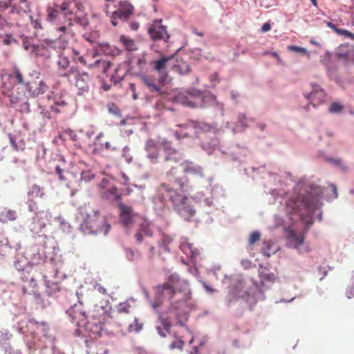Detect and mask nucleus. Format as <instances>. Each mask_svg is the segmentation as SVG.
Here are the masks:
<instances>
[{
    "instance_id": "obj_1",
    "label": "nucleus",
    "mask_w": 354,
    "mask_h": 354,
    "mask_svg": "<svg viewBox=\"0 0 354 354\" xmlns=\"http://www.w3.org/2000/svg\"><path fill=\"white\" fill-rule=\"evenodd\" d=\"M190 297L188 282L174 273L168 277L166 282L156 287V301L151 303V306L156 310L162 304L163 299H176V301L171 304L170 310L176 314L178 324L183 326L188 319L187 303Z\"/></svg>"
},
{
    "instance_id": "obj_2",
    "label": "nucleus",
    "mask_w": 354,
    "mask_h": 354,
    "mask_svg": "<svg viewBox=\"0 0 354 354\" xmlns=\"http://www.w3.org/2000/svg\"><path fill=\"white\" fill-rule=\"evenodd\" d=\"M253 122V119L248 118L245 113H240L237 115V120L235 123L231 124L229 122H224L220 127L216 125H210L207 123L198 122L196 121H188L183 124L177 125L180 129V131H176L175 136L177 139L185 137L200 138L201 134L214 131L219 133L224 132L225 129H230L233 134L243 131L249 127L250 123Z\"/></svg>"
},
{
    "instance_id": "obj_3",
    "label": "nucleus",
    "mask_w": 354,
    "mask_h": 354,
    "mask_svg": "<svg viewBox=\"0 0 354 354\" xmlns=\"http://www.w3.org/2000/svg\"><path fill=\"white\" fill-rule=\"evenodd\" d=\"M46 12V20L54 26L55 31L59 35L58 41L62 43V47L64 48L67 40L72 39L75 35V32L72 28L73 12H62L50 6L47 7Z\"/></svg>"
},
{
    "instance_id": "obj_4",
    "label": "nucleus",
    "mask_w": 354,
    "mask_h": 354,
    "mask_svg": "<svg viewBox=\"0 0 354 354\" xmlns=\"http://www.w3.org/2000/svg\"><path fill=\"white\" fill-rule=\"evenodd\" d=\"M176 102L190 108H204L212 106L224 115L225 109L223 102L216 100L215 95L209 93H202L197 89H190L180 92L176 97Z\"/></svg>"
},
{
    "instance_id": "obj_5",
    "label": "nucleus",
    "mask_w": 354,
    "mask_h": 354,
    "mask_svg": "<svg viewBox=\"0 0 354 354\" xmlns=\"http://www.w3.org/2000/svg\"><path fill=\"white\" fill-rule=\"evenodd\" d=\"M80 215L83 219L80 224V230L85 234H97L103 233L106 235L110 230L105 216H101L99 212L90 207H81Z\"/></svg>"
},
{
    "instance_id": "obj_6",
    "label": "nucleus",
    "mask_w": 354,
    "mask_h": 354,
    "mask_svg": "<svg viewBox=\"0 0 354 354\" xmlns=\"http://www.w3.org/2000/svg\"><path fill=\"white\" fill-rule=\"evenodd\" d=\"M201 148L208 154L211 155L214 151H219L221 154L230 158L232 160L243 162L249 155L248 149L245 146L233 145L230 147H225L221 145L218 138H212L210 140H203L201 144Z\"/></svg>"
},
{
    "instance_id": "obj_7",
    "label": "nucleus",
    "mask_w": 354,
    "mask_h": 354,
    "mask_svg": "<svg viewBox=\"0 0 354 354\" xmlns=\"http://www.w3.org/2000/svg\"><path fill=\"white\" fill-rule=\"evenodd\" d=\"M319 181L313 177L302 178L294 188V196L288 199H318L325 191Z\"/></svg>"
},
{
    "instance_id": "obj_8",
    "label": "nucleus",
    "mask_w": 354,
    "mask_h": 354,
    "mask_svg": "<svg viewBox=\"0 0 354 354\" xmlns=\"http://www.w3.org/2000/svg\"><path fill=\"white\" fill-rule=\"evenodd\" d=\"M72 324L77 327L84 328L86 330L91 331L93 334H98L102 328V319L100 316L97 322L87 321L86 310L82 303L74 304L67 310Z\"/></svg>"
},
{
    "instance_id": "obj_9",
    "label": "nucleus",
    "mask_w": 354,
    "mask_h": 354,
    "mask_svg": "<svg viewBox=\"0 0 354 354\" xmlns=\"http://www.w3.org/2000/svg\"><path fill=\"white\" fill-rule=\"evenodd\" d=\"M120 220L125 227H131L137 219L141 220L140 230L147 236H152L151 223L134 213L132 207L122 203L119 204Z\"/></svg>"
},
{
    "instance_id": "obj_10",
    "label": "nucleus",
    "mask_w": 354,
    "mask_h": 354,
    "mask_svg": "<svg viewBox=\"0 0 354 354\" xmlns=\"http://www.w3.org/2000/svg\"><path fill=\"white\" fill-rule=\"evenodd\" d=\"M131 305L128 302L120 303L116 306V310L113 312V315L109 313L111 306H106V307H101L102 315H101L102 319V324L109 322V319H114L115 322L120 326H124L127 322L122 319L123 315H128L130 313Z\"/></svg>"
},
{
    "instance_id": "obj_11",
    "label": "nucleus",
    "mask_w": 354,
    "mask_h": 354,
    "mask_svg": "<svg viewBox=\"0 0 354 354\" xmlns=\"http://www.w3.org/2000/svg\"><path fill=\"white\" fill-rule=\"evenodd\" d=\"M311 201H288L287 211L291 214H297L299 218L308 222L314 209L310 205Z\"/></svg>"
},
{
    "instance_id": "obj_12",
    "label": "nucleus",
    "mask_w": 354,
    "mask_h": 354,
    "mask_svg": "<svg viewBox=\"0 0 354 354\" xmlns=\"http://www.w3.org/2000/svg\"><path fill=\"white\" fill-rule=\"evenodd\" d=\"M147 31L153 41L167 42L170 38L167 26L162 25V19L153 20L149 25Z\"/></svg>"
},
{
    "instance_id": "obj_13",
    "label": "nucleus",
    "mask_w": 354,
    "mask_h": 354,
    "mask_svg": "<svg viewBox=\"0 0 354 354\" xmlns=\"http://www.w3.org/2000/svg\"><path fill=\"white\" fill-rule=\"evenodd\" d=\"M71 73H73L72 75L73 82L71 84H75L77 88V95H82L85 93H88L91 80L88 73L84 71H80L78 69L77 71L73 69L71 71Z\"/></svg>"
},
{
    "instance_id": "obj_14",
    "label": "nucleus",
    "mask_w": 354,
    "mask_h": 354,
    "mask_svg": "<svg viewBox=\"0 0 354 354\" xmlns=\"http://www.w3.org/2000/svg\"><path fill=\"white\" fill-rule=\"evenodd\" d=\"M303 95L309 102L316 107L325 101L326 93L320 86L310 84V91H304Z\"/></svg>"
},
{
    "instance_id": "obj_15",
    "label": "nucleus",
    "mask_w": 354,
    "mask_h": 354,
    "mask_svg": "<svg viewBox=\"0 0 354 354\" xmlns=\"http://www.w3.org/2000/svg\"><path fill=\"white\" fill-rule=\"evenodd\" d=\"M119 9L114 11L111 17V22L113 26L118 25L117 19L122 21H127L133 12V7L128 1H120Z\"/></svg>"
},
{
    "instance_id": "obj_16",
    "label": "nucleus",
    "mask_w": 354,
    "mask_h": 354,
    "mask_svg": "<svg viewBox=\"0 0 354 354\" xmlns=\"http://www.w3.org/2000/svg\"><path fill=\"white\" fill-rule=\"evenodd\" d=\"M57 64V74L60 77H66L68 82L70 84H72L73 82V80L72 79L73 73H71V71L73 69H74V71H77V68L74 66H71L68 57L64 55L63 53L59 55Z\"/></svg>"
},
{
    "instance_id": "obj_17",
    "label": "nucleus",
    "mask_w": 354,
    "mask_h": 354,
    "mask_svg": "<svg viewBox=\"0 0 354 354\" xmlns=\"http://www.w3.org/2000/svg\"><path fill=\"white\" fill-rule=\"evenodd\" d=\"M21 279L24 282L22 286V292L24 295H34L36 292L37 283L34 276L27 271L21 273Z\"/></svg>"
},
{
    "instance_id": "obj_18",
    "label": "nucleus",
    "mask_w": 354,
    "mask_h": 354,
    "mask_svg": "<svg viewBox=\"0 0 354 354\" xmlns=\"http://www.w3.org/2000/svg\"><path fill=\"white\" fill-rule=\"evenodd\" d=\"M159 143L163 148L165 162L174 161L177 163L182 159L181 153L175 149H173L169 142L162 139L160 140Z\"/></svg>"
},
{
    "instance_id": "obj_19",
    "label": "nucleus",
    "mask_w": 354,
    "mask_h": 354,
    "mask_svg": "<svg viewBox=\"0 0 354 354\" xmlns=\"http://www.w3.org/2000/svg\"><path fill=\"white\" fill-rule=\"evenodd\" d=\"M174 62V57L162 56L159 59L155 62L154 68L161 74V81L167 82V75L165 74L167 68H171V63Z\"/></svg>"
},
{
    "instance_id": "obj_20",
    "label": "nucleus",
    "mask_w": 354,
    "mask_h": 354,
    "mask_svg": "<svg viewBox=\"0 0 354 354\" xmlns=\"http://www.w3.org/2000/svg\"><path fill=\"white\" fill-rule=\"evenodd\" d=\"M175 209L185 220H189L195 214V210L187 203V201H176Z\"/></svg>"
},
{
    "instance_id": "obj_21",
    "label": "nucleus",
    "mask_w": 354,
    "mask_h": 354,
    "mask_svg": "<svg viewBox=\"0 0 354 354\" xmlns=\"http://www.w3.org/2000/svg\"><path fill=\"white\" fill-rule=\"evenodd\" d=\"M48 89V86L44 81H40L36 86H34L31 82L27 83L26 91L30 96L36 97L44 94Z\"/></svg>"
},
{
    "instance_id": "obj_22",
    "label": "nucleus",
    "mask_w": 354,
    "mask_h": 354,
    "mask_svg": "<svg viewBox=\"0 0 354 354\" xmlns=\"http://www.w3.org/2000/svg\"><path fill=\"white\" fill-rule=\"evenodd\" d=\"M10 13L23 15L24 14L29 15L30 8L27 0H15L12 8L10 9Z\"/></svg>"
},
{
    "instance_id": "obj_23",
    "label": "nucleus",
    "mask_w": 354,
    "mask_h": 354,
    "mask_svg": "<svg viewBox=\"0 0 354 354\" xmlns=\"http://www.w3.org/2000/svg\"><path fill=\"white\" fill-rule=\"evenodd\" d=\"M339 59L347 62H354V47L353 46H342L337 53Z\"/></svg>"
},
{
    "instance_id": "obj_24",
    "label": "nucleus",
    "mask_w": 354,
    "mask_h": 354,
    "mask_svg": "<svg viewBox=\"0 0 354 354\" xmlns=\"http://www.w3.org/2000/svg\"><path fill=\"white\" fill-rule=\"evenodd\" d=\"M175 181L178 185L181 192V194L178 196L181 197V199H188L191 196L190 192L193 190L189 182L185 178H176Z\"/></svg>"
},
{
    "instance_id": "obj_25",
    "label": "nucleus",
    "mask_w": 354,
    "mask_h": 354,
    "mask_svg": "<svg viewBox=\"0 0 354 354\" xmlns=\"http://www.w3.org/2000/svg\"><path fill=\"white\" fill-rule=\"evenodd\" d=\"M171 69L180 75H186L190 72L189 64L183 60L174 59L171 63Z\"/></svg>"
},
{
    "instance_id": "obj_26",
    "label": "nucleus",
    "mask_w": 354,
    "mask_h": 354,
    "mask_svg": "<svg viewBox=\"0 0 354 354\" xmlns=\"http://www.w3.org/2000/svg\"><path fill=\"white\" fill-rule=\"evenodd\" d=\"M180 167L183 169L185 173H192L194 174H198L201 176H203V169L201 167L195 165L192 162L185 161L180 163Z\"/></svg>"
},
{
    "instance_id": "obj_27",
    "label": "nucleus",
    "mask_w": 354,
    "mask_h": 354,
    "mask_svg": "<svg viewBox=\"0 0 354 354\" xmlns=\"http://www.w3.org/2000/svg\"><path fill=\"white\" fill-rule=\"evenodd\" d=\"M145 150L147 151V157L152 161L156 160L158 156V147L154 140L149 139L146 142Z\"/></svg>"
},
{
    "instance_id": "obj_28",
    "label": "nucleus",
    "mask_w": 354,
    "mask_h": 354,
    "mask_svg": "<svg viewBox=\"0 0 354 354\" xmlns=\"http://www.w3.org/2000/svg\"><path fill=\"white\" fill-rule=\"evenodd\" d=\"M161 199H174L176 193V191L170 187L169 185L162 184L158 190Z\"/></svg>"
},
{
    "instance_id": "obj_29",
    "label": "nucleus",
    "mask_w": 354,
    "mask_h": 354,
    "mask_svg": "<svg viewBox=\"0 0 354 354\" xmlns=\"http://www.w3.org/2000/svg\"><path fill=\"white\" fill-rule=\"evenodd\" d=\"M286 232L288 238L294 243L295 247L299 250V247L304 243V239L303 235L298 234L295 230L291 229H287Z\"/></svg>"
},
{
    "instance_id": "obj_30",
    "label": "nucleus",
    "mask_w": 354,
    "mask_h": 354,
    "mask_svg": "<svg viewBox=\"0 0 354 354\" xmlns=\"http://www.w3.org/2000/svg\"><path fill=\"white\" fill-rule=\"evenodd\" d=\"M142 82L151 92H160V87L156 82L155 80L151 77L143 75L141 77Z\"/></svg>"
},
{
    "instance_id": "obj_31",
    "label": "nucleus",
    "mask_w": 354,
    "mask_h": 354,
    "mask_svg": "<svg viewBox=\"0 0 354 354\" xmlns=\"http://www.w3.org/2000/svg\"><path fill=\"white\" fill-rule=\"evenodd\" d=\"M120 41L124 46V48L128 51H135L138 49V46L136 41L126 35H121Z\"/></svg>"
},
{
    "instance_id": "obj_32",
    "label": "nucleus",
    "mask_w": 354,
    "mask_h": 354,
    "mask_svg": "<svg viewBox=\"0 0 354 354\" xmlns=\"http://www.w3.org/2000/svg\"><path fill=\"white\" fill-rule=\"evenodd\" d=\"M11 77L15 80L17 84L24 86L25 89H26L27 83L30 82L24 80L22 73L17 66L13 67Z\"/></svg>"
},
{
    "instance_id": "obj_33",
    "label": "nucleus",
    "mask_w": 354,
    "mask_h": 354,
    "mask_svg": "<svg viewBox=\"0 0 354 354\" xmlns=\"http://www.w3.org/2000/svg\"><path fill=\"white\" fill-rule=\"evenodd\" d=\"M11 104L14 105V107L16 108L17 110H19L21 113H30V104L29 103L26 102H21L18 100L17 98L15 99L12 97L10 100Z\"/></svg>"
},
{
    "instance_id": "obj_34",
    "label": "nucleus",
    "mask_w": 354,
    "mask_h": 354,
    "mask_svg": "<svg viewBox=\"0 0 354 354\" xmlns=\"http://www.w3.org/2000/svg\"><path fill=\"white\" fill-rule=\"evenodd\" d=\"M44 195V189L36 184L33 185L28 192L30 199L35 198H42Z\"/></svg>"
},
{
    "instance_id": "obj_35",
    "label": "nucleus",
    "mask_w": 354,
    "mask_h": 354,
    "mask_svg": "<svg viewBox=\"0 0 354 354\" xmlns=\"http://www.w3.org/2000/svg\"><path fill=\"white\" fill-rule=\"evenodd\" d=\"M17 218V213L15 211L8 209L0 214V222L5 223L8 221H13Z\"/></svg>"
},
{
    "instance_id": "obj_36",
    "label": "nucleus",
    "mask_w": 354,
    "mask_h": 354,
    "mask_svg": "<svg viewBox=\"0 0 354 354\" xmlns=\"http://www.w3.org/2000/svg\"><path fill=\"white\" fill-rule=\"evenodd\" d=\"M111 65V62L106 59H99V60L95 61L93 64H88V66L90 68H92V67L98 68L99 69L102 70V72L104 73H107L108 69L110 68Z\"/></svg>"
},
{
    "instance_id": "obj_37",
    "label": "nucleus",
    "mask_w": 354,
    "mask_h": 354,
    "mask_svg": "<svg viewBox=\"0 0 354 354\" xmlns=\"http://www.w3.org/2000/svg\"><path fill=\"white\" fill-rule=\"evenodd\" d=\"M71 51H72V55H73V58L74 61H75L77 62H80V64L85 65V66L87 65L86 60L85 57L80 55V52L78 50H77L75 48H72Z\"/></svg>"
},
{
    "instance_id": "obj_38",
    "label": "nucleus",
    "mask_w": 354,
    "mask_h": 354,
    "mask_svg": "<svg viewBox=\"0 0 354 354\" xmlns=\"http://www.w3.org/2000/svg\"><path fill=\"white\" fill-rule=\"evenodd\" d=\"M272 245L270 241H264L263 247L262 248V254L267 257H270L271 254L275 253V250H272Z\"/></svg>"
},
{
    "instance_id": "obj_39",
    "label": "nucleus",
    "mask_w": 354,
    "mask_h": 354,
    "mask_svg": "<svg viewBox=\"0 0 354 354\" xmlns=\"http://www.w3.org/2000/svg\"><path fill=\"white\" fill-rule=\"evenodd\" d=\"M66 104L67 103L64 100L59 99L55 100L54 104L50 106V109L55 113H58L60 112V110L58 109V107H64Z\"/></svg>"
},
{
    "instance_id": "obj_40",
    "label": "nucleus",
    "mask_w": 354,
    "mask_h": 354,
    "mask_svg": "<svg viewBox=\"0 0 354 354\" xmlns=\"http://www.w3.org/2000/svg\"><path fill=\"white\" fill-rule=\"evenodd\" d=\"M142 328V324L138 322V320L136 317H133V323L129 324L128 329L129 332L133 331H139Z\"/></svg>"
},
{
    "instance_id": "obj_41",
    "label": "nucleus",
    "mask_w": 354,
    "mask_h": 354,
    "mask_svg": "<svg viewBox=\"0 0 354 354\" xmlns=\"http://www.w3.org/2000/svg\"><path fill=\"white\" fill-rule=\"evenodd\" d=\"M41 72L37 68H30L27 73V77L32 80H38L40 77Z\"/></svg>"
},
{
    "instance_id": "obj_42",
    "label": "nucleus",
    "mask_w": 354,
    "mask_h": 354,
    "mask_svg": "<svg viewBox=\"0 0 354 354\" xmlns=\"http://www.w3.org/2000/svg\"><path fill=\"white\" fill-rule=\"evenodd\" d=\"M28 18L31 22L32 26L35 29H41V19L39 16H37L36 18H34V17L31 15H28Z\"/></svg>"
},
{
    "instance_id": "obj_43",
    "label": "nucleus",
    "mask_w": 354,
    "mask_h": 354,
    "mask_svg": "<svg viewBox=\"0 0 354 354\" xmlns=\"http://www.w3.org/2000/svg\"><path fill=\"white\" fill-rule=\"evenodd\" d=\"M328 26L334 30L337 33L340 35H344L346 37H348V35L351 34V32L344 29L337 28L333 23L328 22Z\"/></svg>"
},
{
    "instance_id": "obj_44",
    "label": "nucleus",
    "mask_w": 354,
    "mask_h": 354,
    "mask_svg": "<svg viewBox=\"0 0 354 354\" xmlns=\"http://www.w3.org/2000/svg\"><path fill=\"white\" fill-rule=\"evenodd\" d=\"M122 156L125 159L127 163L132 162L133 158L130 153V149L129 147L125 146L122 150Z\"/></svg>"
},
{
    "instance_id": "obj_45",
    "label": "nucleus",
    "mask_w": 354,
    "mask_h": 354,
    "mask_svg": "<svg viewBox=\"0 0 354 354\" xmlns=\"http://www.w3.org/2000/svg\"><path fill=\"white\" fill-rule=\"evenodd\" d=\"M260 238H261V234L256 231V232H253L249 239H248V245H254L256 242H257L258 241L260 240Z\"/></svg>"
},
{
    "instance_id": "obj_46",
    "label": "nucleus",
    "mask_w": 354,
    "mask_h": 354,
    "mask_svg": "<svg viewBox=\"0 0 354 354\" xmlns=\"http://www.w3.org/2000/svg\"><path fill=\"white\" fill-rule=\"evenodd\" d=\"M15 0H1L0 1V9L5 10L9 8H12Z\"/></svg>"
},
{
    "instance_id": "obj_47",
    "label": "nucleus",
    "mask_w": 354,
    "mask_h": 354,
    "mask_svg": "<svg viewBox=\"0 0 354 354\" xmlns=\"http://www.w3.org/2000/svg\"><path fill=\"white\" fill-rule=\"evenodd\" d=\"M223 189L221 186L216 185L214 186L212 189V197L213 198H218V197H223Z\"/></svg>"
},
{
    "instance_id": "obj_48",
    "label": "nucleus",
    "mask_w": 354,
    "mask_h": 354,
    "mask_svg": "<svg viewBox=\"0 0 354 354\" xmlns=\"http://www.w3.org/2000/svg\"><path fill=\"white\" fill-rule=\"evenodd\" d=\"M75 22L84 28L88 25V20L85 16H75Z\"/></svg>"
},
{
    "instance_id": "obj_49",
    "label": "nucleus",
    "mask_w": 354,
    "mask_h": 354,
    "mask_svg": "<svg viewBox=\"0 0 354 354\" xmlns=\"http://www.w3.org/2000/svg\"><path fill=\"white\" fill-rule=\"evenodd\" d=\"M94 178V174L90 171H83L81 173V180L89 182Z\"/></svg>"
},
{
    "instance_id": "obj_50",
    "label": "nucleus",
    "mask_w": 354,
    "mask_h": 354,
    "mask_svg": "<svg viewBox=\"0 0 354 354\" xmlns=\"http://www.w3.org/2000/svg\"><path fill=\"white\" fill-rule=\"evenodd\" d=\"M268 189H269L271 196H272L273 198H277V197L283 198V197H285L284 194H286V192H284L281 190H278L277 189L270 188Z\"/></svg>"
},
{
    "instance_id": "obj_51",
    "label": "nucleus",
    "mask_w": 354,
    "mask_h": 354,
    "mask_svg": "<svg viewBox=\"0 0 354 354\" xmlns=\"http://www.w3.org/2000/svg\"><path fill=\"white\" fill-rule=\"evenodd\" d=\"M260 278L262 281H273L274 280V275L272 273L261 272Z\"/></svg>"
},
{
    "instance_id": "obj_52",
    "label": "nucleus",
    "mask_w": 354,
    "mask_h": 354,
    "mask_svg": "<svg viewBox=\"0 0 354 354\" xmlns=\"http://www.w3.org/2000/svg\"><path fill=\"white\" fill-rule=\"evenodd\" d=\"M161 328H163L166 332H169L171 328L170 322L167 319H160V325Z\"/></svg>"
},
{
    "instance_id": "obj_53",
    "label": "nucleus",
    "mask_w": 354,
    "mask_h": 354,
    "mask_svg": "<svg viewBox=\"0 0 354 354\" xmlns=\"http://www.w3.org/2000/svg\"><path fill=\"white\" fill-rule=\"evenodd\" d=\"M288 48L291 50V51H294L297 53H299V54H306L307 53V50L306 48H301V47H299V46H289L288 47Z\"/></svg>"
},
{
    "instance_id": "obj_54",
    "label": "nucleus",
    "mask_w": 354,
    "mask_h": 354,
    "mask_svg": "<svg viewBox=\"0 0 354 354\" xmlns=\"http://www.w3.org/2000/svg\"><path fill=\"white\" fill-rule=\"evenodd\" d=\"M342 106L339 104L334 102L330 105L328 111L330 113H339L342 111Z\"/></svg>"
},
{
    "instance_id": "obj_55",
    "label": "nucleus",
    "mask_w": 354,
    "mask_h": 354,
    "mask_svg": "<svg viewBox=\"0 0 354 354\" xmlns=\"http://www.w3.org/2000/svg\"><path fill=\"white\" fill-rule=\"evenodd\" d=\"M184 345V342L181 339H176L169 346V347L172 349L174 348H179L182 349Z\"/></svg>"
},
{
    "instance_id": "obj_56",
    "label": "nucleus",
    "mask_w": 354,
    "mask_h": 354,
    "mask_svg": "<svg viewBox=\"0 0 354 354\" xmlns=\"http://www.w3.org/2000/svg\"><path fill=\"white\" fill-rule=\"evenodd\" d=\"M71 1L67 0L64 1L60 6V10L62 12H66L68 11H71L69 10V7L71 6Z\"/></svg>"
},
{
    "instance_id": "obj_57",
    "label": "nucleus",
    "mask_w": 354,
    "mask_h": 354,
    "mask_svg": "<svg viewBox=\"0 0 354 354\" xmlns=\"http://www.w3.org/2000/svg\"><path fill=\"white\" fill-rule=\"evenodd\" d=\"M268 183L269 184H270L271 183H277V182H279L280 181V177L277 174H268Z\"/></svg>"
},
{
    "instance_id": "obj_58",
    "label": "nucleus",
    "mask_w": 354,
    "mask_h": 354,
    "mask_svg": "<svg viewBox=\"0 0 354 354\" xmlns=\"http://www.w3.org/2000/svg\"><path fill=\"white\" fill-rule=\"evenodd\" d=\"M118 71H119V69H116L115 73L114 75H111V81L114 82L115 83H118L123 79L124 75L118 74Z\"/></svg>"
},
{
    "instance_id": "obj_59",
    "label": "nucleus",
    "mask_w": 354,
    "mask_h": 354,
    "mask_svg": "<svg viewBox=\"0 0 354 354\" xmlns=\"http://www.w3.org/2000/svg\"><path fill=\"white\" fill-rule=\"evenodd\" d=\"M172 241V239L169 236H163L162 238V247L163 250L165 251H169V248H167V245H169Z\"/></svg>"
},
{
    "instance_id": "obj_60",
    "label": "nucleus",
    "mask_w": 354,
    "mask_h": 354,
    "mask_svg": "<svg viewBox=\"0 0 354 354\" xmlns=\"http://www.w3.org/2000/svg\"><path fill=\"white\" fill-rule=\"evenodd\" d=\"M109 113H111L113 115H120L119 109L114 104H112L111 106H110L109 107Z\"/></svg>"
},
{
    "instance_id": "obj_61",
    "label": "nucleus",
    "mask_w": 354,
    "mask_h": 354,
    "mask_svg": "<svg viewBox=\"0 0 354 354\" xmlns=\"http://www.w3.org/2000/svg\"><path fill=\"white\" fill-rule=\"evenodd\" d=\"M209 80L212 84V86H215V85L218 82V78L217 73H213L209 76Z\"/></svg>"
},
{
    "instance_id": "obj_62",
    "label": "nucleus",
    "mask_w": 354,
    "mask_h": 354,
    "mask_svg": "<svg viewBox=\"0 0 354 354\" xmlns=\"http://www.w3.org/2000/svg\"><path fill=\"white\" fill-rule=\"evenodd\" d=\"M12 42H15V40L10 35H6L3 39V43L6 45H10Z\"/></svg>"
},
{
    "instance_id": "obj_63",
    "label": "nucleus",
    "mask_w": 354,
    "mask_h": 354,
    "mask_svg": "<svg viewBox=\"0 0 354 354\" xmlns=\"http://www.w3.org/2000/svg\"><path fill=\"white\" fill-rule=\"evenodd\" d=\"M346 295L348 299H351L354 297V286H351L346 290Z\"/></svg>"
},
{
    "instance_id": "obj_64",
    "label": "nucleus",
    "mask_w": 354,
    "mask_h": 354,
    "mask_svg": "<svg viewBox=\"0 0 354 354\" xmlns=\"http://www.w3.org/2000/svg\"><path fill=\"white\" fill-rule=\"evenodd\" d=\"M111 195H112L114 199H120V196L118 195V189L115 187H112L109 190Z\"/></svg>"
}]
</instances>
